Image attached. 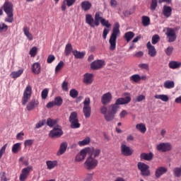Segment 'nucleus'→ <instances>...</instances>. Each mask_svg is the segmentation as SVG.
Returning a JSON list of instances; mask_svg holds the SVG:
<instances>
[{
    "mask_svg": "<svg viewBox=\"0 0 181 181\" xmlns=\"http://www.w3.org/2000/svg\"><path fill=\"white\" fill-rule=\"evenodd\" d=\"M164 88H175V82L173 81H166L164 82Z\"/></svg>",
    "mask_w": 181,
    "mask_h": 181,
    "instance_id": "37",
    "label": "nucleus"
},
{
    "mask_svg": "<svg viewBox=\"0 0 181 181\" xmlns=\"http://www.w3.org/2000/svg\"><path fill=\"white\" fill-rule=\"evenodd\" d=\"M29 30H30V28L28 26H25L23 28V32L25 36H26V37L29 40H33V35H32V33H30Z\"/></svg>",
    "mask_w": 181,
    "mask_h": 181,
    "instance_id": "26",
    "label": "nucleus"
},
{
    "mask_svg": "<svg viewBox=\"0 0 181 181\" xmlns=\"http://www.w3.org/2000/svg\"><path fill=\"white\" fill-rule=\"evenodd\" d=\"M37 53V48L36 47H33L30 51V54L31 57H35Z\"/></svg>",
    "mask_w": 181,
    "mask_h": 181,
    "instance_id": "54",
    "label": "nucleus"
},
{
    "mask_svg": "<svg viewBox=\"0 0 181 181\" xmlns=\"http://www.w3.org/2000/svg\"><path fill=\"white\" fill-rule=\"evenodd\" d=\"M3 9L7 15V17L5 18L4 22L8 23H12L13 22V4L8 0L6 1L3 5Z\"/></svg>",
    "mask_w": 181,
    "mask_h": 181,
    "instance_id": "2",
    "label": "nucleus"
},
{
    "mask_svg": "<svg viewBox=\"0 0 181 181\" xmlns=\"http://www.w3.org/2000/svg\"><path fill=\"white\" fill-rule=\"evenodd\" d=\"M136 129L138 131H140V132H142V134H145L146 132V127H145V124H138L136 126Z\"/></svg>",
    "mask_w": 181,
    "mask_h": 181,
    "instance_id": "39",
    "label": "nucleus"
},
{
    "mask_svg": "<svg viewBox=\"0 0 181 181\" xmlns=\"http://www.w3.org/2000/svg\"><path fill=\"white\" fill-rule=\"evenodd\" d=\"M56 120L53 119H47L46 123H47V125H48V127H54V125H56Z\"/></svg>",
    "mask_w": 181,
    "mask_h": 181,
    "instance_id": "49",
    "label": "nucleus"
},
{
    "mask_svg": "<svg viewBox=\"0 0 181 181\" xmlns=\"http://www.w3.org/2000/svg\"><path fill=\"white\" fill-rule=\"evenodd\" d=\"M69 95L72 98H77L78 96V91L76 89H71L69 92Z\"/></svg>",
    "mask_w": 181,
    "mask_h": 181,
    "instance_id": "45",
    "label": "nucleus"
},
{
    "mask_svg": "<svg viewBox=\"0 0 181 181\" xmlns=\"http://www.w3.org/2000/svg\"><path fill=\"white\" fill-rule=\"evenodd\" d=\"M54 60H56V57H54V55L50 54L47 59V63H48V64H50L51 63H53Z\"/></svg>",
    "mask_w": 181,
    "mask_h": 181,
    "instance_id": "53",
    "label": "nucleus"
},
{
    "mask_svg": "<svg viewBox=\"0 0 181 181\" xmlns=\"http://www.w3.org/2000/svg\"><path fill=\"white\" fill-rule=\"evenodd\" d=\"M91 141V139H90V137H86L85 139L78 141V145L79 146H86V145H88V144H90V141Z\"/></svg>",
    "mask_w": 181,
    "mask_h": 181,
    "instance_id": "40",
    "label": "nucleus"
},
{
    "mask_svg": "<svg viewBox=\"0 0 181 181\" xmlns=\"http://www.w3.org/2000/svg\"><path fill=\"white\" fill-rule=\"evenodd\" d=\"M86 23L89 25L90 28H95L94 18H93V16H91L90 14L86 15Z\"/></svg>",
    "mask_w": 181,
    "mask_h": 181,
    "instance_id": "23",
    "label": "nucleus"
},
{
    "mask_svg": "<svg viewBox=\"0 0 181 181\" xmlns=\"http://www.w3.org/2000/svg\"><path fill=\"white\" fill-rule=\"evenodd\" d=\"M46 165L47 169H48V170H52V169H54V168L57 166V160H47Z\"/></svg>",
    "mask_w": 181,
    "mask_h": 181,
    "instance_id": "24",
    "label": "nucleus"
},
{
    "mask_svg": "<svg viewBox=\"0 0 181 181\" xmlns=\"http://www.w3.org/2000/svg\"><path fill=\"white\" fill-rule=\"evenodd\" d=\"M86 156H87V150L83 149L76 155L75 160L76 162H81V160L86 159Z\"/></svg>",
    "mask_w": 181,
    "mask_h": 181,
    "instance_id": "18",
    "label": "nucleus"
},
{
    "mask_svg": "<svg viewBox=\"0 0 181 181\" xmlns=\"http://www.w3.org/2000/svg\"><path fill=\"white\" fill-rule=\"evenodd\" d=\"M84 165L88 170H93V169H95V168H97L98 160L93 157L90 156L86 159Z\"/></svg>",
    "mask_w": 181,
    "mask_h": 181,
    "instance_id": "4",
    "label": "nucleus"
},
{
    "mask_svg": "<svg viewBox=\"0 0 181 181\" xmlns=\"http://www.w3.org/2000/svg\"><path fill=\"white\" fill-rule=\"evenodd\" d=\"M156 149L159 152H169V151H172V144L170 143H160L156 146Z\"/></svg>",
    "mask_w": 181,
    "mask_h": 181,
    "instance_id": "12",
    "label": "nucleus"
},
{
    "mask_svg": "<svg viewBox=\"0 0 181 181\" xmlns=\"http://www.w3.org/2000/svg\"><path fill=\"white\" fill-rule=\"evenodd\" d=\"M162 13L165 18H170L172 16V7L169 6H163Z\"/></svg>",
    "mask_w": 181,
    "mask_h": 181,
    "instance_id": "16",
    "label": "nucleus"
},
{
    "mask_svg": "<svg viewBox=\"0 0 181 181\" xmlns=\"http://www.w3.org/2000/svg\"><path fill=\"white\" fill-rule=\"evenodd\" d=\"M67 146H69V144L67 142L64 141L60 144L59 149L58 150L57 155V156H62L66 151H67Z\"/></svg>",
    "mask_w": 181,
    "mask_h": 181,
    "instance_id": "19",
    "label": "nucleus"
},
{
    "mask_svg": "<svg viewBox=\"0 0 181 181\" xmlns=\"http://www.w3.org/2000/svg\"><path fill=\"white\" fill-rule=\"evenodd\" d=\"M68 86H69V83L66 81H64L62 86L63 91H69Z\"/></svg>",
    "mask_w": 181,
    "mask_h": 181,
    "instance_id": "57",
    "label": "nucleus"
},
{
    "mask_svg": "<svg viewBox=\"0 0 181 181\" xmlns=\"http://www.w3.org/2000/svg\"><path fill=\"white\" fill-rule=\"evenodd\" d=\"M165 35L167 36L168 43H173V42H175L177 37L175 29L170 28H167Z\"/></svg>",
    "mask_w": 181,
    "mask_h": 181,
    "instance_id": "7",
    "label": "nucleus"
},
{
    "mask_svg": "<svg viewBox=\"0 0 181 181\" xmlns=\"http://www.w3.org/2000/svg\"><path fill=\"white\" fill-rule=\"evenodd\" d=\"M81 6L83 11H87L91 9L92 4L88 1H84L81 2Z\"/></svg>",
    "mask_w": 181,
    "mask_h": 181,
    "instance_id": "25",
    "label": "nucleus"
},
{
    "mask_svg": "<svg viewBox=\"0 0 181 181\" xmlns=\"http://www.w3.org/2000/svg\"><path fill=\"white\" fill-rule=\"evenodd\" d=\"M130 81L133 83H139L141 81V76L139 74H134L130 76Z\"/></svg>",
    "mask_w": 181,
    "mask_h": 181,
    "instance_id": "38",
    "label": "nucleus"
},
{
    "mask_svg": "<svg viewBox=\"0 0 181 181\" xmlns=\"http://www.w3.org/2000/svg\"><path fill=\"white\" fill-rule=\"evenodd\" d=\"M40 64L36 62L33 64L32 66V71L34 74H39L40 73Z\"/></svg>",
    "mask_w": 181,
    "mask_h": 181,
    "instance_id": "30",
    "label": "nucleus"
},
{
    "mask_svg": "<svg viewBox=\"0 0 181 181\" xmlns=\"http://www.w3.org/2000/svg\"><path fill=\"white\" fill-rule=\"evenodd\" d=\"M54 103L55 105H57V107H60V105L63 104V99L60 96L56 97L54 98Z\"/></svg>",
    "mask_w": 181,
    "mask_h": 181,
    "instance_id": "43",
    "label": "nucleus"
},
{
    "mask_svg": "<svg viewBox=\"0 0 181 181\" xmlns=\"http://www.w3.org/2000/svg\"><path fill=\"white\" fill-rule=\"evenodd\" d=\"M105 66V62L103 60H96L90 64V69L92 70H99V69H103Z\"/></svg>",
    "mask_w": 181,
    "mask_h": 181,
    "instance_id": "14",
    "label": "nucleus"
},
{
    "mask_svg": "<svg viewBox=\"0 0 181 181\" xmlns=\"http://www.w3.org/2000/svg\"><path fill=\"white\" fill-rule=\"evenodd\" d=\"M6 146H8V144H6L1 149H0V159L2 158V155L5 153V151H6Z\"/></svg>",
    "mask_w": 181,
    "mask_h": 181,
    "instance_id": "58",
    "label": "nucleus"
},
{
    "mask_svg": "<svg viewBox=\"0 0 181 181\" xmlns=\"http://www.w3.org/2000/svg\"><path fill=\"white\" fill-rule=\"evenodd\" d=\"M72 53L75 57V59H84L86 56V52H80L78 50L72 51Z\"/></svg>",
    "mask_w": 181,
    "mask_h": 181,
    "instance_id": "27",
    "label": "nucleus"
},
{
    "mask_svg": "<svg viewBox=\"0 0 181 181\" xmlns=\"http://www.w3.org/2000/svg\"><path fill=\"white\" fill-rule=\"evenodd\" d=\"M138 66L139 69H142L144 70H148L149 69V65L148 64H140Z\"/></svg>",
    "mask_w": 181,
    "mask_h": 181,
    "instance_id": "59",
    "label": "nucleus"
},
{
    "mask_svg": "<svg viewBox=\"0 0 181 181\" xmlns=\"http://www.w3.org/2000/svg\"><path fill=\"white\" fill-rule=\"evenodd\" d=\"M141 159H144V160H152L153 158V153H142L140 156Z\"/></svg>",
    "mask_w": 181,
    "mask_h": 181,
    "instance_id": "28",
    "label": "nucleus"
},
{
    "mask_svg": "<svg viewBox=\"0 0 181 181\" xmlns=\"http://www.w3.org/2000/svg\"><path fill=\"white\" fill-rule=\"evenodd\" d=\"M157 7H158V0H151V11H155V9H156Z\"/></svg>",
    "mask_w": 181,
    "mask_h": 181,
    "instance_id": "51",
    "label": "nucleus"
},
{
    "mask_svg": "<svg viewBox=\"0 0 181 181\" xmlns=\"http://www.w3.org/2000/svg\"><path fill=\"white\" fill-rule=\"evenodd\" d=\"M69 122L71 124V128H72V129H76L81 127V124L78 122V117L77 116V114H71L69 117Z\"/></svg>",
    "mask_w": 181,
    "mask_h": 181,
    "instance_id": "6",
    "label": "nucleus"
},
{
    "mask_svg": "<svg viewBox=\"0 0 181 181\" xmlns=\"http://www.w3.org/2000/svg\"><path fill=\"white\" fill-rule=\"evenodd\" d=\"M49 94V90L47 89H44L41 93V97L42 100H46Z\"/></svg>",
    "mask_w": 181,
    "mask_h": 181,
    "instance_id": "52",
    "label": "nucleus"
},
{
    "mask_svg": "<svg viewBox=\"0 0 181 181\" xmlns=\"http://www.w3.org/2000/svg\"><path fill=\"white\" fill-rule=\"evenodd\" d=\"M168 66H169L170 69H179V67H180L181 63L175 62V61H172V62H169Z\"/></svg>",
    "mask_w": 181,
    "mask_h": 181,
    "instance_id": "35",
    "label": "nucleus"
},
{
    "mask_svg": "<svg viewBox=\"0 0 181 181\" xmlns=\"http://www.w3.org/2000/svg\"><path fill=\"white\" fill-rule=\"evenodd\" d=\"M115 118V116L114 114H105V119L107 122H110V121H112Z\"/></svg>",
    "mask_w": 181,
    "mask_h": 181,
    "instance_id": "47",
    "label": "nucleus"
},
{
    "mask_svg": "<svg viewBox=\"0 0 181 181\" xmlns=\"http://www.w3.org/2000/svg\"><path fill=\"white\" fill-rule=\"evenodd\" d=\"M100 23L102 26H105L103 32V37L105 40L107 39V35L110 33V29L108 28H111V23H110L108 20H105V18L102 19Z\"/></svg>",
    "mask_w": 181,
    "mask_h": 181,
    "instance_id": "11",
    "label": "nucleus"
},
{
    "mask_svg": "<svg viewBox=\"0 0 181 181\" xmlns=\"http://www.w3.org/2000/svg\"><path fill=\"white\" fill-rule=\"evenodd\" d=\"M64 66V62L63 61H60L59 64L55 67V73L57 74V72L60 71L63 66Z\"/></svg>",
    "mask_w": 181,
    "mask_h": 181,
    "instance_id": "44",
    "label": "nucleus"
},
{
    "mask_svg": "<svg viewBox=\"0 0 181 181\" xmlns=\"http://www.w3.org/2000/svg\"><path fill=\"white\" fill-rule=\"evenodd\" d=\"M94 75L93 74L86 73L83 75V83L84 84H92L93 83V78Z\"/></svg>",
    "mask_w": 181,
    "mask_h": 181,
    "instance_id": "20",
    "label": "nucleus"
},
{
    "mask_svg": "<svg viewBox=\"0 0 181 181\" xmlns=\"http://www.w3.org/2000/svg\"><path fill=\"white\" fill-rule=\"evenodd\" d=\"M173 173L175 177H181V165L180 167H176L174 168Z\"/></svg>",
    "mask_w": 181,
    "mask_h": 181,
    "instance_id": "41",
    "label": "nucleus"
},
{
    "mask_svg": "<svg viewBox=\"0 0 181 181\" xmlns=\"http://www.w3.org/2000/svg\"><path fill=\"white\" fill-rule=\"evenodd\" d=\"M166 172H168V168L165 167H158L156 170L155 176L157 179H159V177H160V176H162L163 175H165Z\"/></svg>",
    "mask_w": 181,
    "mask_h": 181,
    "instance_id": "21",
    "label": "nucleus"
},
{
    "mask_svg": "<svg viewBox=\"0 0 181 181\" xmlns=\"http://www.w3.org/2000/svg\"><path fill=\"white\" fill-rule=\"evenodd\" d=\"M146 47L148 50L149 56H151V57H155V56H156V49H155V47L151 44V41L147 42Z\"/></svg>",
    "mask_w": 181,
    "mask_h": 181,
    "instance_id": "17",
    "label": "nucleus"
},
{
    "mask_svg": "<svg viewBox=\"0 0 181 181\" xmlns=\"http://www.w3.org/2000/svg\"><path fill=\"white\" fill-rule=\"evenodd\" d=\"M154 98L156 100H161L165 103L169 101V97L167 95H155Z\"/></svg>",
    "mask_w": 181,
    "mask_h": 181,
    "instance_id": "36",
    "label": "nucleus"
},
{
    "mask_svg": "<svg viewBox=\"0 0 181 181\" xmlns=\"http://www.w3.org/2000/svg\"><path fill=\"white\" fill-rule=\"evenodd\" d=\"M64 2H66L67 6H72L76 3V0H64Z\"/></svg>",
    "mask_w": 181,
    "mask_h": 181,
    "instance_id": "61",
    "label": "nucleus"
},
{
    "mask_svg": "<svg viewBox=\"0 0 181 181\" xmlns=\"http://www.w3.org/2000/svg\"><path fill=\"white\" fill-rule=\"evenodd\" d=\"M33 170V167L31 165L28 166L27 168H23L21 170V173L19 177V180L20 181H25L28 179V176L30 175V172Z\"/></svg>",
    "mask_w": 181,
    "mask_h": 181,
    "instance_id": "9",
    "label": "nucleus"
},
{
    "mask_svg": "<svg viewBox=\"0 0 181 181\" xmlns=\"http://www.w3.org/2000/svg\"><path fill=\"white\" fill-rule=\"evenodd\" d=\"M24 145L25 146H32V145H33V140L32 139L25 140L24 142Z\"/></svg>",
    "mask_w": 181,
    "mask_h": 181,
    "instance_id": "60",
    "label": "nucleus"
},
{
    "mask_svg": "<svg viewBox=\"0 0 181 181\" xmlns=\"http://www.w3.org/2000/svg\"><path fill=\"white\" fill-rule=\"evenodd\" d=\"M32 97V86L30 85H28L26 86L22 98V104L23 105H26L28 103V101L30 100V98Z\"/></svg>",
    "mask_w": 181,
    "mask_h": 181,
    "instance_id": "5",
    "label": "nucleus"
},
{
    "mask_svg": "<svg viewBox=\"0 0 181 181\" xmlns=\"http://www.w3.org/2000/svg\"><path fill=\"white\" fill-rule=\"evenodd\" d=\"M24 136H25V133L21 132L17 134L16 138H17V139L22 141L23 139Z\"/></svg>",
    "mask_w": 181,
    "mask_h": 181,
    "instance_id": "62",
    "label": "nucleus"
},
{
    "mask_svg": "<svg viewBox=\"0 0 181 181\" xmlns=\"http://www.w3.org/2000/svg\"><path fill=\"white\" fill-rule=\"evenodd\" d=\"M134 36L135 33H134V32L129 31L124 34V39L127 40V42H131Z\"/></svg>",
    "mask_w": 181,
    "mask_h": 181,
    "instance_id": "34",
    "label": "nucleus"
},
{
    "mask_svg": "<svg viewBox=\"0 0 181 181\" xmlns=\"http://www.w3.org/2000/svg\"><path fill=\"white\" fill-rule=\"evenodd\" d=\"M118 35H119V23H116L115 24V26L112 30V33L109 40V43L110 45V50L114 51L117 48V37Z\"/></svg>",
    "mask_w": 181,
    "mask_h": 181,
    "instance_id": "3",
    "label": "nucleus"
},
{
    "mask_svg": "<svg viewBox=\"0 0 181 181\" xmlns=\"http://www.w3.org/2000/svg\"><path fill=\"white\" fill-rule=\"evenodd\" d=\"M62 135H63V130L60 126L54 127L49 134V138H60Z\"/></svg>",
    "mask_w": 181,
    "mask_h": 181,
    "instance_id": "8",
    "label": "nucleus"
},
{
    "mask_svg": "<svg viewBox=\"0 0 181 181\" xmlns=\"http://www.w3.org/2000/svg\"><path fill=\"white\" fill-rule=\"evenodd\" d=\"M111 100H112V95H111V93L108 92L103 95L101 98V103L103 105H105L107 104H110V103H111Z\"/></svg>",
    "mask_w": 181,
    "mask_h": 181,
    "instance_id": "15",
    "label": "nucleus"
},
{
    "mask_svg": "<svg viewBox=\"0 0 181 181\" xmlns=\"http://www.w3.org/2000/svg\"><path fill=\"white\" fill-rule=\"evenodd\" d=\"M83 114H91V107L90 106H83Z\"/></svg>",
    "mask_w": 181,
    "mask_h": 181,
    "instance_id": "56",
    "label": "nucleus"
},
{
    "mask_svg": "<svg viewBox=\"0 0 181 181\" xmlns=\"http://www.w3.org/2000/svg\"><path fill=\"white\" fill-rule=\"evenodd\" d=\"M73 52H74V50H73V45H71V43L66 44L64 51L65 56H70V54L73 53Z\"/></svg>",
    "mask_w": 181,
    "mask_h": 181,
    "instance_id": "31",
    "label": "nucleus"
},
{
    "mask_svg": "<svg viewBox=\"0 0 181 181\" xmlns=\"http://www.w3.org/2000/svg\"><path fill=\"white\" fill-rule=\"evenodd\" d=\"M20 149H21V143H16L13 145L12 152L13 153H18Z\"/></svg>",
    "mask_w": 181,
    "mask_h": 181,
    "instance_id": "42",
    "label": "nucleus"
},
{
    "mask_svg": "<svg viewBox=\"0 0 181 181\" xmlns=\"http://www.w3.org/2000/svg\"><path fill=\"white\" fill-rule=\"evenodd\" d=\"M38 105L39 100L33 99L27 105V110L28 111H32V110H35Z\"/></svg>",
    "mask_w": 181,
    "mask_h": 181,
    "instance_id": "22",
    "label": "nucleus"
},
{
    "mask_svg": "<svg viewBox=\"0 0 181 181\" xmlns=\"http://www.w3.org/2000/svg\"><path fill=\"white\" fill-rule=\"evenodd\" d=\"M123 98L117 99L115 104L109 106V111L110 114H117L119 110V105H125L131 103V94L129 93H124L122 95Z\"/></svg>",
    "mask_w": 181,
    "mask_h": 181,
    "instance_id": "1",
    "label": "nucleus"
},
{
    "mask_svg": "<svg viewBox=\"0 0 181 181\" xmlns=\"http://www.w3.org/2000/svg\"><path fill=\"white\" fill-rule=\"evenodd\" d=\"M159 40H160V37L158 34L154 35L151 39L152 45H156Z\"/></svg>",
    "mask_w": 181,
    "mask_h": 181,
    "instance_id": "46",
    "label": "nucleus"
},
{
    "mask_svg": "<svg viewBox=\"0 0 181 181\" xmlns=\"http://www.w3.org/2000/svg\"><path fill=\"white\" fill-rule=\"evenodd\" d=\"M93 174H87L83 181H92Z\"/></svg>",
    "mask_w": 181,
    "mask_h": 181,
    "instance_id": "64",
    "label": "nucleus"
},
{
    "mask_svg": "<svg viewBox=\"0 0 181 181\" xmlns=\"http://www.w3.org/2000/svg\"><path fill=\"white\" fill-rule=\"evenodd\" d=\"M121 153L123 156H131L134 153V150L127 144H122L120 146Z\"/></svg>",
    "mask_w": 181,
    "mask_h": 181,
    "instance_id": "13",
    "label": "nucleus"
},
{
    "mask_svg": "<svg viewBox=\"0 0 181 181\" xmlns=\"http://www.w3.org/2000/svg\"><path fill=\"white\" fill-rule=\"evenodd\" d=\"M141 23L143 26H149L151 25V18L146 16H142Z\"/></svg>",
    "mask_w": 181,
    "mask_h": 181,
    "instance_id": "33",
    "label": "nucleus"
},
{
    "mask_svg": "<svg viewBox=\"0 0 181 181\" xmlns=\"http://www.w3.org/2000/svg\"><path fill=\"white\" fill-rule=\"evenodd\" d=\"M24 69H21L18 71H13L10 76L11 78H18V77H21L22 74H23Z\"/></svg>",
    "mask_w": 181,
    "mask_h": 181,
    "instance_id": "29",
    "label": "nucleus"
},
{
    "mask_svg": "<svg viewBox=\"0 0 181 181\" xmlns=\"http://www.w3.org/2000/svg\"><path fill=\"white\" fill-rule=\"evenodd\" d=\"M8 30V25L5 23H0V33L6 32Z\"/></svg>",
    "mask_w": 181,
    "mask_h": 181,
    "instance_id": "48",
    "label": "nucleus"
},
{
    "mask_svg": "<svg viewBox=\"0 0 181 181\" xmlns=\"http://www.w3.org/2000/svg\"><path fill=\"white\" fill-rule=\"evenodd\" d=\"M138 169L141 170L143 176H149L151 172L149 171V165L145 164V163L139 162L137 164Z\"/></svg>",
    "mask_w": 181,
    "mask_h": 181,
    "instance_id": "10",
    "label": "nucleus"
},
{
    "mask_svg": "<svg viewBox=\"0 0 181 181\" xmlns=\"http://www.w3.org/2000/svg\"><path fill=\"white\" fill-rule=\"evenodd\" d=\"M173 47H168L165 49V53L167 56H171L172 53H173Z\"/></svg>",
    "mask_w": 181,
    "mask_h": 181,
    "instance_id": "50",
    "label": "nucleus"
},
{
    "mask_svg": "<svg viewBox=\"0 0 181 181\" xmlns=\"http://www.w3.org/2000/svg\"><path fill=\"white\" fill-rule=\"evenodd\" d=\"M102 19H104V18H103V17L101 16V14L99 12L95 13V20L100 21V22H101Z\"/></svg>",
    "mask_w": 181,
    "mask_h": 181,
    "instance_id": "63",
    "label": "nucleus"
},
{
    "mask_svg": "<svg viewBox=\"0 0 181 181\" xmlns=\"http://www.w3.org/2000/svg\"><path fill=\"white\" fill-rule=\"evenodd\" d=\"M101 153V149L100 148H92L90 156L95 159V158H98L100 154Z\"/></svg>",
    "mask_w": 181,
    "mask_h": 181,
    "instance_id": "32",
    "label": "nucleus"
},
{
    "mask_svg": "<svg viewBox=\"0 0 181 181\" xmlns=\"http://www.w3.org/2000/svg\"><path fill=\"white\" fill-rule=\"evenodd\" d=\"M45 124H46V119L40 121L38 123L35 124V128L37 129H39V128H42V127H43V125H45Z\"/></svg>",
    "mask_w": 181,
    "mask_h": 181,
    "instance_id": "55",
    "label": "nucleus"
}]
</instances>
